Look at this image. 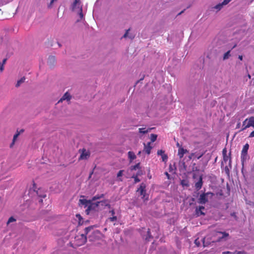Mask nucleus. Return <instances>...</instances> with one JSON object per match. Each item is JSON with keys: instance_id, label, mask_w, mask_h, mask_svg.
Returning a JSON list of instances; mask_svg holds the SVG:
<instances>
[{"instance_id": "nucleus-1", "label": "nucleus", "mask_w": 254, "mask_h": 254, "mask_svg": "<svg viewBox=\"0 0 254 254\" xmlns=\"http://www.w3.org/2000/svg\"><path fill=\"white\" fill-rule=\"evenodd\" d=\"M28 195L31 197L35 196H38L40 198L38 200L40 203H42V198H45L46 196V194L45 193H41V190L40 189L36 190V185L34 183H33V187L30 188L29 190Z\"/></svg>"}, {"instance_id": "nucleus-2", "label": "nucleus", "mask_w": 254, "mask_h": 254, "mask_svg": "<svg viewBox=\"0 0 254 254\" xmlns=\"http://www.w3.org/2000/svg\"><path fill=\"white\" fill-rule=\"evenodd\" d=\"M249 148V145L248 143H246L243 147L241 155V159L242 165V171L243 172V170L244 167V163L246 162L248 158V151Z\"/></svg>"}, {"instance_id": "nucleus-3", "label": "nucleus", "mask_w": 254, "mask_h": 254, "mask_svg": "<svg viewBox=\"0 0 254 254\" xmlns=\"http://www.w3.org/2000/svg\"><path fill=\"white\" fill-rule=\"evenodd\" d=\"M72 10L77 12L79 14L80 18L82 19L83 17L82 7L80 6V0H74L72 5Z\"/></svg>"}, {"instance_id": "nucleus-4", "label": "nucleus", "mask_w": 254, "mask_h": 254, "mask_svg": "<svg viewBox=\"0 0 254 254\" xmlns=\"http://www.w3.org/2000/svg\"><path fill=\"white\" fill-rule=\"evenodd\" d=\"M106 202V201H98L96 203H93L92 202V200L90 202V204L89 205L88 208L85 210V212L87 214H89L90 212L91 211H96L97 210L98 207L99 206V205L100 203H102V205L103 204H105Z\"/></svg>"}, {"instance_id": "nucleus-5", "label": "nucleus", "mask_w": 254, "mask_h": 254, "mask_svg": "<svg viewBox=\"0 0 254 254\" xmlns=\"http://www.w3.org/2000/svg\"><path fill=\"white\" fill-rule=\"evenodd\" d=\"M209 194L212 195L213 193L208 192L206 193H203L200 194L198 200V203L201 204H205L208 201L207 196Z\"/></svg>"}, {"instance_id": "nucleus-6", "label": "nucleus", "mask_w": 254, "mask_h": 254, "mask_svg": "<svg viewBox=\"0 0 254 254\" xmlns=\"http://www.w3.org/2000/svg\"><path fill=\"white\" fill-rule=\"evenodd\" d=\"M146 185L144 183H141L139 188H138L137 191L140 193V195L142 196V198L144 200H147V198H145L146 195Z\"/></svg>"}, {"instance_id": "nucleus-7", "label": "nucleus", "mask_w": 254, "mask_h": 254, "mask_svg": "<svg viewBox=\"0 0 254 254\" xmlns=\"http://www.w3.org/2000/svg\"><path fill=\"white\" fill-rule=\"evenodd\" d=\"M90 155V153L89 151H87L85 149H83L79 160H86L89 157Z\"/></svg>"}, {"instance_id": "nucleus-8", "label": "nucleus", "mask_w": 254, "mask_h": 254, "mask_svg": "<svg viewBox=\"0 0 254 254\" xmlns=\"http://www.w3.org/2000/svg\"><path fill=\"white\" fill-rule=\"evenodd\" d=\"M205 208L203 206H199V207H196L195 209V215L196 217L204 215L205 213L202 211Z\"/></svg>"}, {"instance_id": "nucleus-9", "label": "nucleus", "mask_w": 254, "mask_h": 254, "mask_svg": "<svg viewBox=\"0 0 254 254\" xmlns=\"http://www.w3.org/2000/svg\"><path fill=\"white\" fill-rule=\"evenodd\" d=\"M91 200H87L86 199H80L79 200V205H83L84 207L88 208Z\"/></svg>"}, {"instance_id": "nucleus-10", "label": "nucleus", "mask_w": 254, "mask_h": 254, "mask_svg": "<svg viewBox=\"0 0 254 254\" xmlns=\"http://www.w3.org/2000/svg\"><path fill=\"white\" fill-rule=\"evenodd\" d=\"M189 150L184 149L183 147H180L178 149V155L180 158H182L185 153H188Z\"/></svg>"}, {"instance_id": "nucleus-11", "label": "nucleus", "mask_w": 254, "mask_h": 254, "mask_svg": "<svg viewBox=\"0 0 254 254\" xmlns=\"http://www.w3.org/2000/svg\"><path fill=\"white\" fill-rule=\"evenodd\" d=\"M251 122H250V118L246 119L243 123V128L242 130H244L246 129V128L252 127V125H251Z\"/></svg>"}, {"instance_id": "nucleus-12", "label": "nucleus", "mask_w": 254, "mask_h": 254, "mask_svg": "<svg viewBox=\"0 0 254 254\" xmlns=\"http://www.w3.org/2000/svg\"><path fill=\"white\" fill-rule=\"evenodd\" d=\"M202 184H203L202 177V176H200L199 178V180L198 181V182L195 184V189L197 190H199L201 188V187L202 186Z\"/></svg>"}, {"instance_id": "nucleus-13", "label": "nucleus", "mask_w": 254, "mask_h": 254, "mask_svg": "<svg viewBox=\"0 0 254 254\" xmlns=\"http://www.w3.org/2000/svg\"><path fill=\"white\" fill-rule=\"evenodd\" d=\"M129 31H130V29L127 30L123 36V37L121 38V39L127 38L128 37L130 39H133L134 38V35L133 34H129Z\"/></svg>"}, {"instance_id": "nucleus-14", "label": "nucleus", "mask_w": 254, "mask_h": 254, "mask_svg": "<svg viewBox=\"0 0 254 254\" xmlns=\"http://www.w3.org/2000/svg\"><path fill=\"white\" fill-rule=\"evenodd\" d=\"M48 64L50 66H52L54 65L56 63V58L55 56H50L48 59Z\"/></svg>"}, {"instance_id": "nucleus-15", "label": "nucleus", "mask_w": 254, "mask_h": 254, "mask_svg": "<svg viewBox=\"0 0 254 254\" xmlns=\"http://www.w3.org/2000/svg\"><path fill=\"white\" fill-rule=\"evenodd\" d=\"M71 99V96L70 94L68 92H66L63 96L62 98L59 100V102H62L63 100H67V101H69Z\"/></svg>"}, {"instance_id": "nucleus-16", "label": "nucleus", "mask_w": 254, "mask_h": 254, "mask_svg": "<svg viewBox=\"0 0 254 254\" xmlns=\"http://www.w3.org/2000/svg\"><path fill=\"white\" fill-rule=\"evenodd\" d=\"M127 155L130 162H131L133 160H134L136 158L135 154L132 151L128 152Z\"/></svg>"}, {"instance_id": "nucleus-17", "label": "nucleus", "mask_w": 254, "mask_h": 254, "mask_svg": "<svg viewBox=\"0 0 254 254\" xmlns=\"http://www.w3.org/2000/svg\"><path fill=\"white\" fill-rule=\"evenodd\" d=\"M152 149V147L150 146V143L149 142L147 145L144 144V151L147 154H149L151 152V150Z\"/></svg>"}, {"instance_id": "nucleus-18", "label": "nucleus", "mask_w": 254, "mask_h": 254, "mask_svg": "<svg viewBox=\"0 0 254 254\" xmlns=\"http://www.w3.org/2000/svg\"><path fill=\"white\" fill-rule=\"evenodd\" d=\"M23 131V129H21L20 130V131L19 132H17L16 133V134H15L13 136V140H12V143L10 145V147L12 146V145H13L14 144V142L15 141V140H16L17 137L19 136V135L20 134V132H22Z\"/></svg>"}, {"instance_id": "nucleus-19", "label": "nucleus", "mask_w": 254, "mask_h": 254, "mask_svg": "<svg viewBox=\"0 0 254 254\" xmlns=\"http://www.w3.org/2000/svg\"><path fill=\"white\" fill-rule=\"evenodd\" d=\"M223 5L222 3H219L214 6V7H212V9H216L217 10V11H218L220 10L223 7Z\"/></svg>"}, {"instance_id": "nucleus-20", "label": "nucleus", "mask_w": 254, "mask_h": 254, "mask_svg": "<svg viewBox=\"0 0 254 254\" xmlns=\"http://www.w3.org/2000/svg\"><path fill=\"white\" fill-rule=\"evenodd\" d=\"M181 185L184 187H188L190 186L189 182L187 180H182L181 181Z\"/></svg>"}, {"instance_id": "nucleus-21", "label": "nucleus", "mask_w": 254, "mask_h": 254, "mask_svg": "<svg viewBox=\"0 0 254 254\" xmlns=\"http://www.w3.org/2000/svg\"><path fill=\"white\" fill-rule=\"evenodd\" d=\"M204 241V238L199 240V238H197L194 240V244L197 247H199L201 245V242Z\"/></svg>"}, {"instance_id": "nucleus-22", "label": "nucleus", "mask_w": 254, "mask_h": 254, "mask_svg": "<svg viewBox=\"0 0 254 254\" xmlns=\"http://www.w3.org/2000/svg\"><path fill=\"white\" fill-rule=\"evenodd\" d=\"M104 195L103 194L96 195L95 196H94L92 197V199L91 200L95 201L97 199H99L101 198H103L104 197Z\"/></svg>"}, {"instance_id": "nucleus-23", "label": "nucleus", "mask_w": 254, "mask_h": 254, "mask_svg": "<svg viewBox=\"0 0 254 254\" xmlns=\"http://www.w3.org/2000/svg\"><path fill=\"white\" fill-rule=\"evenodd\" d=\"M25 80V78L23 77L20 79L18 80L16 84V87H19L21 83H23Z\"/></svg>"}, {"instance_id": "nucleus-24", "label": "nucleus", "mask_w": 254, "mask_h": 254, "mask_svg": "<svg viewBox=\"0 0 254 254\" xmlns=\"http://www.w3.org/2000/svg\"><path fill=\"white\" fill-rule=\"evenodd\" d=\"M196 154L194 155V156L195 158H196L197 159H200L205 153L204 152H201L199 153L195 152Z\"/></svg>"}, {"instance_id": "nucleus-25", "label": "nucleus", "mask_w": 254, "mask_h": 254, "mask_svg": "<svg viewBox=\"0 0 254 254\" xmlns=\"http://www.w3.org/2000/svg\"><path fill=\"white\" fill-rule=\"evenodd\" d=\"M230 155V153H229V155H227V154L223 155V160L225 162L227 161L228 160H229L230 162H231V159Z\"/></svg>"}, {"instance_id": "nucleus-26", "label": "nucleus", "mask_w": 254, "mask_h": 254, "mask_svg": "<svg viewBox=\"0 0 254 254\" xmlns=\"http://www.w3.org/2000/svg\"><path fill=\"white\" fill-rule=\"evenodd\" d=\"M218 233L222 235V236L220 237V239H222L229 236V234L225 232H219Z\"/></svg>"}, {"instance_id": "nucleus-27", "label": "nucleus", "mask_w": 254, "mask_h": 254, "mask_svg": "<svg viewBox=\"0 0 254 254\" xmlns=\"http://www.w3.org/2000/svg\"><path fill=\"white\" fill-rule=\"evenodd\" d=\"M230 56V50H229L224 54L223 56V60H226L229 59Z\"/></svg>"}, {"instance_id": "nucleus-28", "label": "nucleus", "mask_w": 254, "mask_h": 254, "mask_svg": "<svg viewBox=\"0 0 254 254\" xmlns=\"http://www.w3.org/2000/svg\"><path fill=\"white\" fill-rule=\"evenodd\" d=\"M139 168H140V163H137L135 165L132 166L130 167L131 170H136L138 169Z\"/></svg>"}, {"instance_id": "nucleus-29", "label": "nucleus", "mask_w": 254, "mask_h": 254, "mask_svg": "<svg viewBox=\"0 0 254 254\" xmlns=\"http://www.w3.org/2000/svg\"><path fill=\"white\" fill-rule=\"evenodd\" d=\"M157 137V135L155 134H151L150 135V139L152 142H154Z\"/></svg>"}, {"instance_id": "nucleus-30", "label": "nucleus", "mask_w": 254, "mask_h": 254, "mask_svg": "<svg viewBox=\"0 0 254 254\" xmlns=\"http://www.w3.org/2000/svg\"><path fill=\"white\" fill-rule=\"evenodd\" d=\"M139 132L141 133L145 134L148 132V130H146L145 128H139Z\"/></svg>"}, {"instance_id": "nucleus-31", "label": "nucleus", "mask_w": 254, "mask_h": 254, "mask_svg": "<svg viewBox=\"0 0 254 254\" xmlns=\"http://www.w3.org/2000/svg\"><path fill=\"white\" fill-rule=\"evenodd\" d=\"M151 238V233H150V230L148 229L147 231V235L145 238V240L147 241H149L150 238Z\"/></svg>"}, {"instance_id": "nucleus-32", "label": "nucleus", "mask_w": 254, "mask_h": 254, "mask_svg": "<svg viewBox=\"0 0 254 254\" xmlns=\"http://www.w3.org/2000/svg\"><path fill=\"white\" fill-rule=\"evenodd\" d=\"M162 159L163 162H167L168 160V156L166 154H163L162 155Z\"/></svg>"}, {"instance_id": "nucleus-33", "label": "nucleus", "mask_w": 254, "mask_h": 254, "mask_svg": "<svg viewBox=\"0 0 254 254\" xmlns=\"http://www.w3.org/2000/svg\"><path fill=\"white\" fill-rule=\"evenodd\" d=\"M132 178L134 179L135 184L139 182L140 181L137 176H133Z\"/></svg>"}, {"instance_id": "nucleus-34", "label": "nucleus", "mask_w": 254, "mask_h": 254, "mask_svg": "<svg viewBox=\"0 0 254 254\" xmlns=\"http://www.w3.org/2000/svg\"><path fill=\"white\" fill-rule=\"evenodd\" d=\"M81 237L82 238V244H84L86 242V237L83 234H82Z\"/></svg>"}, {"instance_id": "nucleus-35", "label": "nucleus", "mask_w": 254, "mask_h": 254, "mask_svg": "<svg viewBox=\"0 0 254 254\" xmlns=\"http://www.w3.org/2000/svg\"><path fill=\"white\" fill-rule=\"evenodd\" d=\"M16 221V219L13 217H10L8 220V221L7 222V224H9L11 222H14V221Z\"/></svg>"}, {"instance_id": "nucleus-36", "label": "nucleus", "mask_w": 254, "mask_h": 254, "mask_svg": "<svg viewBox=\"0 0 254 254\" xmlns=\"http://www.w3.org/2000/svg\"><path fill=\"white\" fill-rule=\"evenodd\" d=\"M250 122H251V125H252V127H254V117H250Z\"/></svg>"}, {"instance_id": "nucleus-37", "label": "nucleus", "mask_w": 254, "mask_h": 254, "mask_svg": "<svg viewBox=\"0 0 254 254\" xmlns=\"http://www.w3.org/2000/svg\"><path fill=\"white\" fill-rule=\"evenodd\" d=\"M92 228L91 227H86L85 228V232L86 234H87L88 232L91 230Z\"/></svg>"}, {"instance_id": "nucleus-38", "label": "nucleus", "mask_w": 254, "mask_h": 254, "mask_svg": "<svg viewBox=\"0 0 254 254\" xmlns=\"http://www.w3.org/2000/svg\"><path fill=\"white\" fill-rule=\"evenodd\" d=\"M196 154V153H191L190 154V155L188 156V158L189 159V160H191L192 159L194 156V155Z\"/></svg>"}, {"instance_id": "nucleus-39", "label": "nucleus", "mask_w": 254, "mask_h": 254, "mask_svg": "<svg viewBox=\"0 0 254 254\" xmlns=\"http://www.w3.org/2000/svg\"><path fill=\"white\" fill-rule=\"evenodd\" d=\"M109 220L112 221V222H114L115 221H116L117 220V217L115 216H113V217H110L109 218Z\"/></svg>"}, {"instance_id": "nucleus-40", "label": "nucleus", "mask_w": 254, "mask_h": 254, "mask_svg": "<svg viewBox=\"0 0 254 254\" xmlns=\"http://www.w3.org/2000/svg\"><path fill=\"white\" fill-rule=\"evenodd\" d=\"M231 0H224L222 2H221L223 5H225L227 4Z\"/></svg>"}, {"instance_id": "nucleus-41", "label": "nucleus", "mask_w": 254, "mask_h": 254, "mask_svg": "<svg viewBox=\"0 0 254 254\" xmlns=\"http://www.w3.org/2000/svg\"><path fill=\"white\" fill-rule=\"evenodd\" d=\"M123 172H124V170L119 171L117 174V177H120L122 176Z\"/></svg>"}, {"instance_id": "nucleus-42", "label": "nucleus", "mask_w": 254, "mask_h": 254, "mask_svg": "<svg viewBox=\"0 0 254 254\" xmlns=\"http://www.w3.org/2000/svg\"><path fill=\"white\" fill-rule=\"evenodd\" d=\"M164 154V151L162 150H158L157 151V154L158 155H161L162 156V154Z\"/></svg>"}, {"instance_id": "nucleus-43", "label": "nucleus", "mask_w": 254, "mask_h": 254, "mask_svg": "<svg viewBox=\"0 0 254 254\" xmlns=\"http://www.w3.org/2000/svg\"><path fill=\"white\" fill-rule=\"evenodd\" d=\"M227 149L226 148H224L223 150H222V155H225V154H227Z\"/></svg>"}, {"instance_id": "nucleus-44", "label": "nucleus", "mask_w": 254, "mask_h": 254, "mask_svg": "<svg viewBox=\"0 0 254 254\" xmlns=\"http://www.w3.org/2000/svg\"><path fill=\"white\" fill-rule=\"evenodd\" d=\"M3 70V64H1V63H0V71L1 72Z\"/></svg>"}, {"instance_id": "nucleus-45", "label": "nucleus", "mask_w": 254, "mask_h": 254, "mask_svg": "<svg viewBox=\"0 0 254 254\" xmlns=\"http://www.w3.org/2000/svg\"><path fill=\"white\" fill-rule=\"evenodd\" d=\"M250 137H254V130L249 135Z\"/></svg>"}, {"instance_id": "nucleus-46", "label": "nucleus", "mask_w": 254, "mask_h": 254, "mask_svg": "<svg viewBox=\"0 0 254 254\" xmlns=\"http://www.w3.org/2000/svg\"><path fill=\"white\" fill-rule=\"evenodd\" d=\"M165 175L166 176V177H167V178H168V179H170V174H169L168 172H166L165 173Z\"/></svg>"}, {"instance_id": "nucleus-47", "label": "nucleus", "mask_w": 254, "mask_h": 254, "mask_svg": "<svg viewBox=\"0 0 254 254\" xmlns=\"http://www.w3.org/2000/svg\"><path fill=\"white\" fill-rule=\"evenodd\" d=\"M110 213H111L112 216H114L115 213V211H114V209H112V210L110 211Z\"/></svg>"}, {"instance_id": "nucleus-48", "label": "nucleus", "mask_w": 254, "mask_h": 254, "mask_svg": "<svg viewBox=\"0 0 254 254\" xmlns=\"http://www.w3.org/2000/svg\"><path fill=\"white\" fill-rule=\"evenodd\" d=\"M6 61V59H4L2 60V63H1V64H3V65L5 64Z\"/></svg>"}, {"instance_id": "nucleus-49", "label": "nucleus", "mask_w": 254, "mask_h": 254, "mask_svg": "<svg viewBox=\"0 0 254 254\" xmlns=\"http://www.w3.org/2000/svg\"><path fill=\"white\" fill-rule=\"evenodd\" d=\"M56 0H52L51 1V2H50V5H49V6H51L52 5V4H53V3L54 1H56Z\"/></svg>"}, {"instance_id": "nucleus-50", "label": "nucleus", "mask_w": 254, "mask_h": 254, "mask_svg": "<svg viewBox=\"0 0 254 254\" xmlns=\"http://www.w3.org/2000/svg\"><path fill=\"white\" fill-rule=\"evenodd\" d=\"M238 59L239 60H240L241 61H242L243 60V56L241 55H239L238 57Z\"/></svg>"}, {"instance_id": "nucleus-51", "label": "nucleus", "mask_w": 254, "mask_h": 254, "mask_svg": "<svg viewBox=\"0 0 254 254\" xmlns=\"http://www.w3.org/2000/svg\"><path fill=\"white\" fill-rule=\"evenodd\" d=\"M176 145L178 147H179V148H180V147H182V146H181L179 144V142H177V144H176Z\"/></svg>"}, {"instance_id": "nucleus-52", "label": "nucleus", "mask_w": 254, "mask_h": 254, "mask_svg": "<svg viewBox=\"0 0 254 254\" xmlns=\"http://www.w3.org/2000/svg\"><path fill=\"white\" fill-rule=\"evenodd\" d=\"M231 253L230 252H225L223 253V254H230Z\"/></svg>"}, {"instance_id": "nucleus-53", "label": "nucleus", "mask_w": 254, "mask_h": 254, "mask_svg": "<svg viewBox=\"0 0 254 254\" xmlns=\"http://www.w3.org/2000/svg\"><path fill=\"white\" fill-rule=\"evenodd\" d=\"M225 171L227 172H229V171L228 168L227 167H225Z\"/></svg>"}, {"instance_id": "nucleus-54", "label": "nucleus", "mask_w": 254, "mask_h": 254, "mask_svg": "<svg viewBox=\"0 0 254 254\" xmlns=\"http://www.w3.org/2000/svg\"><path fill=\"white\" fill-rule=\"evenodd\" d=\"M243 254V252H241V251H239V252H237V254Z\"/></svg>"}, {"instance_id": "nucleus-55", "label": "nucleus", "mask_w": 254, "mask_h": 254, "mask_svg": "<svg viewBox=\"0 0 254 254\" xmlns=\"http://www.w3.org/2000/svg\"><path fill=\"white\" fill-rule=\"evenodd\" d=\"M248 77H249V78H250V79L251 78V76L249 74H248Z\"/></svg>"}, {"instance_id": "nucleus-56", "label": "nucleus", "mask_w": 254, "mask_h": 254, "mask_svg": "<svg viewBox=\"0 0 254 254\" xmlns=\"http://www.w3.org/2000/svg\"><path fill=\"white\" fill-rule=\"evenodd\" d=\"M183 12H184V11H183H183H182L181 12H180L178 14V15H180V14H181Z\"/></svg>"}, {"instance_id": "nucleus-57", "label": "nucleus", "mask_w": 254, "mask_h": 254, "mask_svg": "<svg viewBox=\"0 0 254 254\" xmlns=\"http://www.w3.org/2000/svg\"><path fill=\"white\" fill-rule=\"evenodd\" d=\"M236 46H237V45H236V44H235V45L233 47L232 49H233V48H234L235 47H236Z\"/></svg>"}, {"instance_id": "nucleus-58", "label": "nucleus", "mask_w": 254, "mask_h": 254, "mask_svg": "<svg viewBox=\"0 0 254 254\" xmlns=\"http://www.w3.org/2000/svg\"><path fill=\"white\" fill-rule=\"evenodd\" d=\"M106 206H109V207H110V204H106Z\"/></svg>"}, {"instance_id": "nucleus-59", "label": "nucleus", "mask_w": 254, "mask_h": 254, "mask_svg": "<svg viewBox=\"0 0 254 254\" xmlns=\"http://www.w3.org/2000/svg\"><path fill=\"white\" fill-rule=\"evenodd\" d=\"M141 154V151H139L138 153V155H140Z\"/></svg>"}, {"instance_id": "nucleus-60", "label": "nucleus", "mask_w": 254, "mask_h": 254, "mask_svg": "<svg viewBox=\"0 0 254 254\" xmlns=\"http://www.w3.org/2000/svg\"><path fill=\"white\" fill-rule=\"evenodd\" d=\"M78 216H79V217H80V215L79 214H77V215H76V217H78Z\"/></svg>"}, {"instance_id": "nucleus-61", "label": "nucleus", "mask_w": 254, "mask_h": 254, "mask_svg": "<svg viewBox=\"0 0 254 254\" xmlns=\"http://www.w3.org/2000/svg\"><path fill=\"white\" fill-rule=\"evenodd\" d=\"M143 78H144V77H142V78H141L140 79V80H143Z\"/></svg>"}, {"instance_id": "nucleus-62", "label": "nucleus", "mask_w": 254, "mask_h": 254, "mask_svg": "<svg viewBox=\"0 0 254 254\" xmlns=\"http://www.w3.org/2000/svg\"><path fill=\"white\" fill-rule=\"evenodd\" d=\"M240 123L238 124L237 126H239Z\"/></svg>"}, {"instance_id": "nucleus-63", "label": "nucleus", "mask_w": 254, "mask_h": 254, "mask_svg": "<svg viewBox=\"0 0 254 254\" xmlns=\"http://www.w3.org/2000/svg\"><path fill=\"white\" fill-rule=\"evenodd\" d=\"M59 45L60 47L61 46L60 44H59Z\"/></svg>"}]
</instances>
